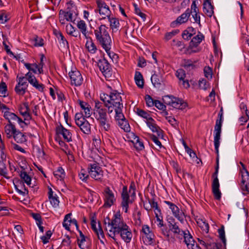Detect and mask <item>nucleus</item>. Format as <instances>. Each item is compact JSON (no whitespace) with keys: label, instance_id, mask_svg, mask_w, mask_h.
Masks as SVG:
<instances>
[{"label":"nucleus","instance_id":"7ed1b4c3","mask_svg":"<svg viewBox=\"0 0 249 249\" xmlns=\"http://www.w3.org/2000/svg\"><path fill=\"white\" fill-rule=\"evenodd\" d=\"M136 187L134 182H132L128 190L126 186H124L121 194V206L125 213L128 212L129 204H131L133 201L130 199L136 196Z\"/></svg>","mask_w":249,"mask_h":249},{"label":"nucleus","instance_id":"9b49d317","mask_svg":"<svg viewBox=\"0 0 249 249\" xmlns=\"http://www.w3.org/2000/svg\"><path fill=\"white\" fill-rule=\"evenodd\" d=\"M105 203L104 206L106 207H110L116 201L114 193L108 187L104 190Z\"/></svg>","mask_w":249,"mask_h":249},{"label":"nucleus","instance_id":"603ef678","mask_svg":"<svg viewBox=\"0 0 249 249\" xmlns=\"http://www.w3.org/2000/svg\"><path fill=\"white\" fill-rule=\"evenodd\" d=\"M176 76L180 80H183L185 77V72L183 69H178L176 73Z\"/></svg>","mask_w":249,"mask_h":249},{"label":"nucleus","instance_id":"69168bd1","mask_svg":"<svg viewBox=\"0 0 249 249\" xmlns=\"http://www.w3.org/2000/svg\"><path fill=\"white\" fill-rule=\"evenodd\" d=\"M145 99L147 106L151 107L154 105L155 101L153 100L152 98L150 95H146L145 96Z\"/></svg>","mask_w":249,"mask_h":249},{"label":"nucleus","instance_id":"37998d69","mask_svg":"<svg viewBox=\"0 0 249 249\" xmlns=\"http://www.w3.org/2000/svg\"><path fill=\"white\" fill-rule=\"evenodd\" d=\"M136 113L139 116L146 119L147 120L146 121H149V119L151 118L150 114L148 112L140 108L136 109Z\"/></svg>","mask_w":249,"mask_h":249},{"label":"nucleus","instance_id":"1a4fd4ad","mask_svg":"<svg viewBox=\"0 0 249 249\" xmlns=\"http://www.w3.org/2000/svg\"><path fill=\"white\" fill-rule=\"evenodd\" d=\"M97 64L100 70L106 78H109L111 77V65L106 59H100Z\"/></svg>","mask_w":249,"mask_h":249},{"label":"nucleus","instance_id":"052dcab7","mask_svg":"<svg viewBox=\"0 0 249 249\" xmlns=\"http://www.w3.org/2000/svg\"><path fill=\"white\" fill-rule=\"evenodd\" d=\"M204 73L205 76L208 79L212 77V70L210 67H205L204 69Z\"/></svg>","mask_w":249,"mask_h":249},{"label":"nucleus","instance_id":"c03bdc74","mask_svg":"<svg viewBox=\"0 0 249 249\" xmlns=\"http://www.w3.org/2000/svg\"><path fill=\"white\" fill-rule=\"evenodd\" d=\"M86 46L88 49V51L91 53H95L97 50L95 45L91 40L90 41H88L86 42Z\"/></svg>","mask_w":249,"mask_h":249},{"label":"nucleus","instance_id":"a878e982","mask_svg":"<svg viewBox=\"0 0 249 249\" xmlns=\"http://www.w3.org/2000/svg\"><path fill=\"white\" fill-rule=\"evenodd\" d=\"M78 102L81 108L84 110V117L89 118L91 115L90 106L87 102L81 100H79Z\"/></svg>","mask_w":249,"mask_h":249},{"label":"nucleus","instance_id":"7c9ffc66","mask_svg":"<svg viewBox=\"0 0 249 249\" xmlns=\"http://www.w3.org/2000/svg\"><path fill=\"white\" fill-rule=\"evenodd\" d=\"M218 118L216 121L214 131L221 132L223 122V108H221L218 115Z\"/></svg>","mask_w":249,"mask_h":249},{"label":"nucleus","instance_id":"774afa93","mask_svg":"<svg viewBox=\"0 0 249 249\" xmlns=\"http://www.w3.org/2000/svg\"><path fill=\"white\" fill-rule=\"evenodd\" d=\"M220 244H218L215 242H210L209 244L207 245V249H221Z\"/></svg>","mask_w":249,"mask_h":249},{"label":"nucleus","instance_id":"3c124183","mask_svg":"<svg viewBox=\"0 0 249 249\" xmlns=\"http://www.w3.org/2000/svg\"><path fill=\"white\" fill-rule=\"evenodd\" d=\"M27 87H21L17 85L15 88V90L16 93L19 95H23L25 93Z\"/></svg>","mask_w":249,"mask_h":249},{"label":"nucleus","instance_id":"72a5a7b5","mask_svg":"<svg viewBox=\"0 0 249 249\" xmlns=\"http://www.w3.org/2000/svg\"><path fill=\"white\" fill-rule=\"evenodd\" d=\"M13 138L18 143H23L26 141V136L18 130H17Z\"/></svg>","mask_w":249,"mask_h":249},{"label":"nucleus","instance_id":"ddd939ff","mask_svg":"<svg viewBox=\"0 0 249 249\" xmlns=\"http://www.w3.org/2000/svg\"><path fill=\"white\" fill-rule=\"evenodd\" d=\"M182 237H183L184 242L189 249H198L197 244L196 243L192 236L189 233L188 231H187V233L185 231H183L182 235L178 236V238L182 239Z\"/></svg>","mask_w":249,"mask_h":249},{"label":"nucleus","instance_id":"680f3d73","mask_svg":"<svg viewBox=\"0 0 249 249\" xmlns=\"http://www.w3.org/2000/svg\"><path fill=\"white\" fill-rule=\"evenodd\" d=\"M60 46L64 48H69V43L68 41L65 39V37L62 35L60 37Z\"/></svg>","mask_w":249,"mask_h":249},{"label":"nucleus","instance_id":"dca6fc26","mask_svg":"<svg viewBox=\"0 0 249 249\" xmlns=\"http://www.w3.org/2000/svg\"><path fill=\"white\" fill-rule=\"evenodd\" d=\"M191 13V10L188 8L185 12L179 16L176 20L171 22V26L174 28L176 27L177 25H180L185 23L188 21Z\"/></svg>","mask_w":249,"mask_h":249},{"label":"nucleus","instance_id":"4d7b16f0","mask_svg":"<svg viewBox=\"0 0 249 249\" xmlns=\"http://www.w3.org/2000/svg\"><path fill=\"white\" fill-rule=\"evenodd\" d=\"M146 236V241L149 244L151 245L154 242V235L152 232H150L148 233L145 234Z\"/></svg>","mask_w":249,"mask_h":249},{"label":"nucleus","instance_id":"cd10ccee","mask_svg":"<svg viewBox=\"0 0 249 249\" xmlns=\"http://www.w3.org/2000/svg\"><path fill=\"white\" fill-rule=\"evenodd\" d=\"M109 22V25L110 29H112L113 32H116L119 30L120 26V23L118 18L109 16L107 18Z\"/></svg>","mask_w":249,"mask_h":249},{"label":"nucleus","instance_id":"5701e85b","mask_svg":"<svg viewBox=\"0 0 249 249\" xmlns=\"http://www.w3.org/2000/svg\"><path fill=\"white\" fill-rule=\"evenodd\" d=\"M91 229L95 232V233L97 234L98 238L100 239V242L102 243H104L102 240L101 239V238H104L105 237L104 231L101 228L100 222H98V228L96 227V222L94 220H92L91 221Z\"/></svg>","mask_w":249,"mask_h":249},{"label":"nucleus","instance_id":"864d4df0","mask_svg":"<svg viewBox=\"0 0 249 249\" xmlns=\"http://www.w3.org/2000/svg\"><path fill=\"white\" fill-rule=\"evenodd\" d=\"M179 32V30L178 29H176L173 30L172 32L167 33L165 36V38L167 40H169L172 38V37L178 34Z\"/></svg>","mask_w":249,"mask_h":249},{"label":"nucleus","instance_id":"4468645a","mask_svg":"<svg viewBox=\"0 0 249 249\" xmlns=\"http://www.w3.org/2000/svg\"><path fill=\"white\" fill-rule=\"evenodd\" d=\"M71 84L75 86H80L83 83V77L79 71L77 70L71 71L69 73Z\"/></svg>","mask_w":249,"mask_h":249},{"label":"nucleus","instance_id":"de8ad7c7","mask_svg":"<svg viewBox=\"0 0 249 249\" xmlns=\"http://www.w3.org/2000/svg\"><path fill=\"white\" fill-rule=\"evenodd\" d=\"M52 235V232L51 231L49 230L46 232L45 235H43L41 237V239L44 244H47L49 242V240L51 238Z\"/></svg>","mask_w":249,"mask_h":249},{"label":"nucleus","instance_id":"6ab92c4d","mask_svg":"<svg viewBox=\"0 0 249 249\" xmlns=\"http://www.w3.org/2000/svg\"><path fill=\"white\" fill-rule=\"evenodd\" d=\"M56 132L58 135H61L67 142H70L72 141L71 133L61 124L56 127Z\"/></svg>","mask_w":249,"mask_h":249},{"label":"nucleus","instance_id":"9d476101","mask_svg":"<svg viewBox=\"0 0 249 249\" xmlns=\"http://www.w3.org/2000/svg\"><path fill=\"white\" fill-rule=\"evenodd\" d=\"M89 174L90 177L96 180H101L103 177V171L97 164H90Z\"/></svg>","mask_w":249,"mask_h":249},{"label":"nucleus","instance_id":"49530a36","mask_svg":"<svg viewBox=\"0 0 249 249\" xmlns=\"http://www.w3.org/2000/svg\"><path fill=\"white\" fill-rule=\"evenodd\" d=\"M17 79H18V85L20 86L21 87H28V83L27 82V79L24 76L19 77L17 76Z\"/></svg>","mask_w":249,"mask_h":249},{"label":"nucleus","instance_id":"6e6552de","mask_svg":"<svg viewBox=\"0 0 249 249\" xmlns=\"http://www.w3.org/2000/svg\"><path fill=\"white\" fill-rule=\"evenodd\" d=\"M242 168L240 169V174L242 178L241 180V189L243 191L246 192L247 193H249V188L248 184H249V173L246 169L245 165L240 162Z\"/></svg>","mask_w":249,"mask_h":249},{"label":"nucleus","instance_id":"338daca9","mask_svg":"<svg viewBox=\"0 0 249 249\" xmlns=\"http://www.w3.org/2000/svg\"><path fill=\"white\" fill-rule=\"evenodd\" d=\"M8 16L3 11H0V23L3 24L8 20Z\"/></svg>","mask_w":249,"mask_h":249},{"label":"nucleus","instance_id":"5fc2aeb1","mask_svg":"<svg viewBox=\"0 0 249 249\" xmlns=\"http://www.w3.org/2000/svg\"><path fill=\"white\" fill-rule=\"evenodd\" d=\"M34 41L35 42L34 45L36 47L42 46L44 44L43 39L37 36H35Z\"/></svg>","mask_w":249,"mask_h":249},{"label":"nucleus","instance_id":"f8f14e48","mask_svg":"<svg viewBox=\"0 0 249 249\" xmlns=\"http://www.w3.org/2000/svg\"><path fill=\"white\" fill-rule=\"evenodd\" d=\"M164 203L169 206L175 217H176L181 223H183L184 215L182 211H180L178 207L175 204L170 201H164Z\"/></svg>","mask_w":249,"mask_h":249},{"label":"nucleus","instance_id":"a18cd8bd","mask_svg":"<svg viewBox=\"0 0 249 249\" xmlns=\"http://www.w3.org/2000/svg\"><path fill=\"white\" fill-rule=\"evenodd\" d=\"M71 213H70L66 214L65 216L63 222V226L65 228V229L67 231H70V226L71 224L70 221H69V218H70V216H71Z\"/></svg>","mask_w":249,"mask_h":249},{"label":"nucleus","instance_id":"ea45409f","mask_svg":"<svg viewBox=\"0 0 249 249\" xmlns=\"http://www.w3.org/2000/svg\"><path fill=\"white\" fill-rule=\"evenodd\" d=\"M197 223L203 231L207 233L209 230V226L208 223L206 222L202 219H198L197 221Z\"/></svg>","mask_w":249,"mask_h":249},{"label":"nucleus","instance_id":"79ce46f5","mask_svg":"<svg viewBox=\"0 0 249 249\" xmlns=\"http://www.w3.org/2000/svg\"><path fill=\"white\" fill-rule=\"evenodd\" d=\"M118 125L125 132H128L130 130L129 124L126 119L119 121Z\"/></svg>","mask_w":249,"mask_h":249},{"label":"nucleus","instance_id":"4c0bfd02","mask_svg":"<svg viewBox=\"0 0 249 249\" xmlns=\"http://www.w3.org/2000/svg\"><path fill=\"white\" fill-rule=\"evenodd\" d=\"M123 108V107H119L114 108L116 113L115 118L118 122L125 119L122 112Z\"/></svg>","mask_w":249,"mask_h":249},{"label":"nucleus","instance_id":"f257e3e1","mask_svg":"<svg viewBox=\"0 0 249 249\" xmlns=\"http://www.w3.org/2000/svg\"><path fill=\"white\" fill-rule=\"evenodd\" d=\"M108 29V28L105 24H101L94 30V33L97 41L108 55L111 57V39L107 31Z\"/></svg>","mask_w":249,"mask_h":249},{"label":"nucleus","instance_id":"f03ea898","mask_svg":"<svg viewBox=\"0 0 249 249\" xmlns=\"http://www.w3.org/2000/svg\"><path fill=\"white\" fill-rule=\"evenodd\" d=\"M107 226L110 227L108 235L114 240H116L115 235L119 234V231L124 228L127 225L124 222L120 213L117 212L114 215L112 219H107Z\"/></svg>","mask_w":249,"mask_h":249},{"label":"nucleus","instance_id":"2eb2a0df","mask_svg":"<svg viewBox=\"0 0 249 249\" xmlns=\"http://www.w3.org/2000/svg\"><path fill=\"white\" fill-rule=\"evenodd\" d=\"M18 110L20 114L23 117L24 120L30 121L32 119L30 109L27 102L20 104L18 106Z\"/></svg>","mask_w":249,"mask_h":249},{"label":"nucleus","instance_id":"e2e57ef3","mask_svg":"<svg viewBox=\"0 0 249 249\" xmlns=\"http://www.w3.org/2000/svg\"><path fill=\"white\" fill-rule=\"evenodd\" d=\"M49 200L53 207L56 208L58 206L59 201L58 197L56 196V195H55L54 196L50 198Z\"/></svg>","mask_w":249,"mask_h":249},{"label":"nucleus","instance_id":"c85d7f7f","mask_svg":"<svg viewBox=\"0 0 249 249\" xmlns=\"http://www.w3.org/2000/svg\"><path fill=\"white\" fill-rule=\"evenodd\" d=\"M22 171L20 174L21 178L25 182L28 186L31 187V178L27 174V172L25 171V167L24 166H20Z\"/></svg>","mask_w":249,"mask_h":249},{"label":"nucleus","instance_id":"c9c22d12","mask_svg":"<svg viewBox=\"0 0 249 249\" xmlns=\"http://www.w3.org/2000/svg\"><path fill=\"white\" fill-rule=\"evenodd\" d=\"M135 81L136 85L139 88H142L143 87V79L142 74L139 71H136L135 74Z\"/></svg>","mask_w":249,"mask_h":249},{"label":"nucleus","instance_id":"393cba45","mask_svg":"<svg viewBox=\"0 0 249 249\" xmlns=\"http://www.w3.org/2000/svg\"><path fill=\"white\" fill-rule=\"evenodd\" d=\"M173 100V101L171 106L174 108L183 110L187 106V104L181 99L175 97Z\"/></svg>","mask_w":249,"mask_h":249},{"label":"nucleus","instance_id":"39448f33","mask_svg":"<svg viewBox=\"0 0 249 249\" xmlns=\"http://www.w3.org/2000/svg\"><path fill=\"white\" fill-rule=\"evenodd\" d=\"M95 107L93 109V116L97 121L108 117L107 112L103 103L96 101Z\"/></svg>","mask_w":249,"mask_h":249},{"label":"nucleus","instance_id":"bb28decb","mask_svg":"<svg viewBox=\"0 0 249 249\" xmlns=\"http://www.w3.org/2000/svg\"><path fill=\"white\" fill-rule=\"evenodd\" d=\"M17 130L15 124H7L4 127V132L8 139L13 138Z\"/></svg>","mask_w":249,"mask_h":249},{"label":"nucleus","instance_id":"423d86ee","mask_svg":"<svg viewBox=\"0 0 249 249\" xmlns=\"http://www.w3.org/2000/svg\"><path fill=\"white\" fill-rule=\"evenodd\" d=\"M109 100H107V103L112 105L114 108L123 107L122 97L120 93L117 90H113L111 92L109 95Z\"/></svg>","mask_w":249,"mask_h":249},{"label":"nucleus","instance_id":"6e6d98bb","mask_svg":"<svg viewBox=\"0 0 249 249\" xmlns=\"http://www.w3.org/2000/svg\"><path fill=\"white\" fill-rule=\"evenodd\" d=\"M199 88L204 90H206L209 86V83L205 79H202L199 81Z\"/></svg>","mask_w":249,"mask_h":249},{"label":"nucleus","instance_id":"20e7f679","mask_svg":"<svg viewBox=\"0 0 249 249\" xmlns=\"http://www.w3.org/2000/svg\"><path fill=\"white\" fill-rule=\"evenodd\" d=\"M85 118L82 112L76 113L75 115V122L84 133L89 134L91 132V126Z\"/></svg>","mask_w":249,"mask_h":249},{"label":"nucleus","instance_id":"58836bf2","mask_svg":"<svg viewBox=\"0 0 249 249\" xmlns=\"http://www.w3.org/2000/svg\"><path fill=\"white\" fill-rule=\"evenodd\" d=\"M80 239L77 238V243L79 247L81 249H85L86 247L84 245V243L86 241V236L83 234V232L80 231L78 230Z\"/></svg>","mask_w":249,"mask_h":249},{"label":"nucleus","instance_id":"09e8293b","mask_svg":"<svg viewBox=\"0 0 249 249\" xmlns=\"http://www.w3.org/2000/svg\"><path fill=\"white\" fill-rule=\"evenodd\" d=\"M0 175L3 176L5 178L9 179V177L7 176V169L5 164L0 163Z\"/></svg>","mask_w":249,"mask_h":249},{"label":"nucleus","instance_id":"bf43d9fd","mask_svg":"<svg viewBox=\"0 0 249 249\" xmlns=\"http://www.w3.org/2000/svg\"><path fill=\"white\" fill-rule=\"evenodd\" d=\"M7 91V86L5 82L1 81L0 83V94L2 95V96L5 97V93Z\"/></svg>","mask_w":249,"mask_h":249},{"label":"nucleus","instance_id":"2f4dec72","mask_svg":"<svg viewBox=\"0 0 249 249\" xmlns=\"http://www.w3.org/2000/svg\"><path fill=\"white\" fill-rule=\"evenodd\" d=\"M4 117L7 120L9 124H14L15 122L18 119V116L15 113H12L9 111H6L4 113Z\"/></svg>","mask_w":249,"mask_h":249},{"label":"nucleus","instance_id":"f704fd0d","mask_svg":"<svg viewBox=\"0 0 249 249\" xmlns=\"http://www.w3.org/2000/svg\"><path fill=\"white\" fill-rule=\"evenodd\" d=\"M151 82L153 86L156 88H160L161 82L162 79L161 77L156 73L152 74L151 77Z\"/></svg>","mask_w":249,"mask_h":249},{"label":"nucleus","instance_id":"a19ab883","mask_svg":"<svg viewBox=\"0 0 249 249\" xmlns=\"http://www.w3.org/2000/svg\"><path fill=\"white\" fill-rule=\"evenodd\" d=\"M53 175L54 177L60 180H63L65 178V172L61 167H59L56 171L54 172Z\"/></svg>","mask_w":249,"mask_h":249},{"label":"nucleus","instance_id":"b1692460","mask_svg":"<svg viewBox=\"0 0 249 249\" xmlns=\"http://www.w3.org/2000/svg\"><path fill=\"white\" fill-rule=\"evenodd\" d=\"M203 12L209 17H211L214 13L213 7L210 0H204L203 4Z\"/></svg>","mask_w":249,"mask_h":249},{"label":"nucleus","instance_id":"8fccbe9b","mask_svg":"<svg viewBox=\"0 0 249 249\" xmlns=\"http://www.w3.org/2000/svg\"><path fill=\"white\" fill-rule=\"evenodd\" d=\"M219 238L222 241L223 243H226V238L224 231V226L222 225L220 229L218 230Z\"/></svg>","mask_w":249,"mask_h":249},{"label":"nucleus","instance_id":"aec40b11","mask_svg":"<svg viewBox=\"0 0 249 249\" xmlns=\"http://www.w3.org/2000/svg\"><path fill=\"white\" fill-rule=\"evenodd\" d=\"M146 123L152 132L157 133L158 137L161 138L163 137V131L157 125L155 120L152 118H150L149 121H146Z\"/></svg>","mask_w":249,"mask_h":249},{"label":"nucleus","instance_id":"412c9836","mask_svg":"<svg viewBox=\"0 0 249 249\" xmlns=\"http://www.w3.org/2000/svg\"><path fill=\"white\" fill-rule=\"evenodd\" d=\"M122 239L126 243H130L132 237V233L128 226L119 231V234Z\"/></svg>","mask_w":249,"mask_h":249},{"label":"nucleus","instance_id":"4be33fe9","mask_svg":"<svg viewBox=\"0 0 249 249\" xmlns=\"http://www.w3.org/2000/svg\"><path fill=\"white\" fill-rule=\"evenodd\" d=\"M99 126L102 131L108 132L111 130V121L109 118L107 117L97 121Z\"/></svg>","mask_w":249,"mask_h":249},{"label":"nucleus","instance_id":"473e14b6","mask_svg":"<svg viewBox=\"0 0 249 249\" xmlns=\"http://www.w3.org/2000/svg\"><path fill=\"white\" fill-rule=\"evenodd\" d=\"M77 26L81 32L82 34L87 39L89 38V37L87 35L88 32L87 25L85 22L83 20H80L78 22Z\"/></svg>","mask_w":249,"mask_h":249},{"label":"nucleus","instance_id":"f3484780","mask_svg":"<svg viewBox=\"0 0 249 249\" xmlns=\"http://www.w3.org/2000/svg\"><path fill=\"white\" fill-rule=\"evenodd\" d=\"M217 174H215V171L213 176L214 177L212 182V191L214 198L217 200H220L221 197V193L219 190V183L217 178Z\"/></svg>","mask_w":249,"mask_h":249},{"label":"nucleus","instance_id":"0eeeda50","mask_svg":"<svg viewBox=\"0 0 249 249\" xmlns=\"http://www.w3.org/2000/svg\"><path fill=\"white\" fill-rule=\"evenodd\" d=\"M96 3L98 8L96 12L98 11L100 15L102 16L100 19H105L106 18H109L111 16V11L108 5L104 0H96Z\"/></svg>","mask_w":249,"mask_h":249},{"label":"nucleus","instance_id":"a211bd4d","mask_svg":"<svg viewBox=\"0 0 249 249\" xmlns=\"http://www.w3.org/2000/svg\"><path fill=\"white\" fill-rule=\"evenodd\" d=\"M214 144L215 152L217 154L216 163V165L215 167V174H218L219 169V150L218 148L220 145V139L221 132L214 131Z\"/></svg>","mask_w":249,"mask_h":249},{"label":"nucleus","instance_id":"13d9d810","mask_svg":"<svg viewBox=\"0 0 249 249\" xmlns=\"http://www.w3.org/2000/svg\"><path fill=\"white\" fill-rule=\"evenodd\" d=\"M175 97L173 96H164L163 98V101L165 104H166L167 105H169L171 106L172 102H173V99Z\"/></svg>","mask_w":249,"mask_h":249},{"label":"nucleus","instance_id":"0e129e2a","mask_svg":"<svg viewBox=\"0 0 249 249\" xmlns=\"http://www.w3.org/2000/svg\"><path fill=\"white\" fill-rule=\"evenodd\" d=\"M64 17L67 21L73 22V12L71 10H67Z\"/></svg>","mask_w":249,"mask_h":249},{"label":"nucleus","instance_id":"c756f323","mask_svg":"<svg viewBox=\"0 0 249 249\" xmlns=\"http://www.w3.org/2000/svg\"><path fill=\"white\" fill-rule=\"evenodd\" d=\"M204 38V35L200 32L198 33V34L193 37L190 42V46L197 47Z\"/></svg>","mask_w":249,"mask_h":249},{"label":"nucleus","instance_id":"e433bc0d","mask_svg":"<svg viewBox=\"0 0 249 249\" xmlns=\"http://www.w3.org/2000/svg\"><path fill=\"white\" fill-rule=\"evenodd\" d=\"M169 228V231H172L174 232L175 234H177L178 236L182 235V233H183V231L181 230L178 225L177 223H174L173 225H170Z\"/></svg>","mask_w":249,"mask_h":249}]
</instances>
